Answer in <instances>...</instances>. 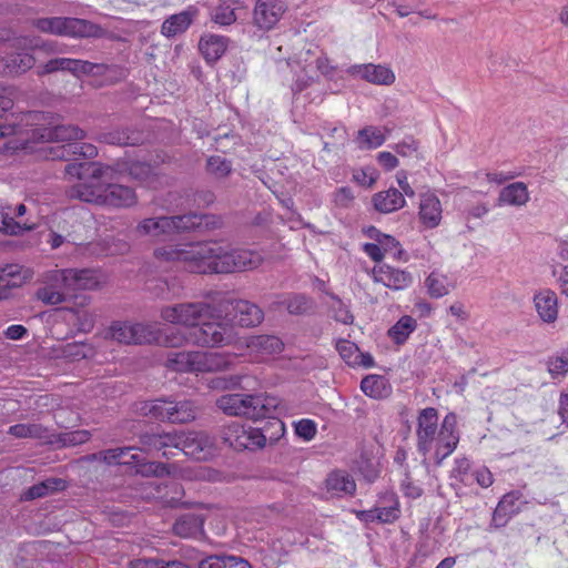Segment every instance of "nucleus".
Here are the masks:
<instances>
[{
	"instance_id": "bb28decb",
	"label": "nucleus",
	"mask_w": 568,
	"mask_h": 568,
	"mask_svg": "<svg viewBox=\"0 0 568 568\" xmlns=\"http://www.w3.org/2000/svg\"><path fill=\"white\" fill-rule=\"evenodd\" d=\"M325 488L332 497L352 496L356 491V483L346 471L335 470L327 476Z\"/></svg>"
},
{
	"instance_id": "412c9836",
	"label": "nucleus",
	"mask_w": 568,
	"mask_h": 568,
	"mask_svg": "<svg viewBox=\"0 0 568 568\" xmlns=\"http://www.w3.org/2000/svg\"><path fill=\"white\" fill-rule=\"evenodd\" d=\"M55 270L49 271L43 281V286L37 291V297L48 305H58L65 301V295L70 293L68 283L55 282L53 278Z\"/></svg>"
},
{
	"instance_id": "393cba45",
	"label": "nucleus",
	"mask_w": 568,
	"mask_h": 568,
	"mask_svg": "<svg viewBox=\"0 0 568 568\" xmlns=\"http://www.w3.org/2000/svg\"><path fill=\"white\" fill-rule=\"evenodd\" d=\"M231 305L234 313L232 321L243 327L256 326L264 318L263 311L248 301L239 300L232 302Z\"/></svg>"
},
{
	"instance_id": "b1692460",
	"label": "nucleus",
	"mask_w": 568,
	"mask_h": 568,
	"mask_svg": "<svg viewBox=\"0 0 568 568\" xmlns=\"http://www.w3.org/2000/svg\"><path fill=\"white\" fill-rule=\"evenodd\" d=\"M229 47V38L214 33H205L199 42V50L204 60L213 64L220 60L226 52Z\"/></svg>"
},
{
	"instance_id": "4d7b16f0",
	"label": "nucleus",
	"mask_w": 568,
	"mask_h": 568,
	"mask_svg": "<svg viewBox=\"0 0 568 568\" xmlns=\"http://www.w3.org/2000/svg\"><path fill=\"white\" fill-rule=\"evenodd\" d=\"M332 300L333 303L329 307L333 312L334 318L343 324H351L353 322V315L351 314L348 307L334 295H332Z\"/></svg>"
},
{
	"instance_id": "0eeeda50",
	"label": "nucleus",
	"mask_w": 568,
	"mask_h": 568,
	"mask_svg": "<svg viewBox=\"0 0 568 568\" xmlns=\"http://www.w3.org/2000/svg\"><path fill=\"white\" fill-rule=\"evenodd\" d=\"M235 337L234 328L214 311L213 318L201 321L190 333L191 343L202 347H219L230 344Z\"/></svg>"
},
{
	"instance_id": "f8f14e48",
	"label": "nucleus",
	"mask_w": 568,
	"mask_h": 568,
	"mask_svg": "<svg viewBox=\"0 0 568 568\" xmlns=\"http://www.w3.org/2000/svg\"><path fill=\"white\" fill-rule=\"evenodd\" d=\"M108 336L122 344H152L154 339L151 324L120 321L110 326Z\"/></svg>"
},
{
	"instance_id": "bf43d9fd",
	"label": "nucleus",
	"mask_w": 568,
	"mask_h": 568,
	"mask_svg": "<svg viewBox=\"0 0 568 568\" xmlns=\"http://www.w3.org/2000/svg\"><path fill=\"white\" fill-rule=\"evenodd\" d=\"M378 174L375 169L371 166L363 168L361 170H356L353 173V180L366 187H371L377 180Z\"/></svg>"
},
{
	"instance_id": "cd10ccee",
	"label": "nucleus",
	"mask_w": 568,
	"mask_h": 568,
	"mask_svg": "<svg viewBox=\"0 0 568 568\" xmlns=\"http://www.w3.org/2000/svg\"><path fill=\"white\" fill-rule=\"evenodd\" d=\"M389 133L387 126L367 125L357 132L354 143L359 150H374L385 143Z\"/></svg>"
},
{
	"instance_id": "338daca9",
	"label": "nucleus",
	"mask_w": 568,
	"mask_h": 568,
	"mask_svg": "<svg viewBox=\"0 0 568 568\" xmlns=\"http://www.w3.org/2000/svg\"><path fill=\"white\" fill-rule=\"evenodd\" d=\"M473 476L476 480V483L483 487V488H488L493 485L494 483V477H493V474L490 473V470L485 467V466H481V467H478L474 470L473 473Z\"/></svg>"
},
{
	"instance_id": "58836bf2",
	"label": "nucleus",
	"mask_w": 568,
	"mask_h": 568,
	"mask_svg": "<svg viewBox=\"0 0 568 568\" xmlns=\"http://www.w3.org/2000/svg\"><path fill=\"white\" fill-rule=\"evenodd\" d=\"M416 328L417 321L410 315H403L393 326L389 327L387 335L393 343L402 345L408 339Z\"/></svg>"
},
{
	"instance_id": "dca6fc26",
	"label": "nucleus",
	"mask_w": 568,
	"mask_h": 568,
	"mask_svg": "<svg viewBox=\"0 0 568 568\" xmlns=\"http://www.w3.org/2000/svg\"><path fill=\"white\" fill-rule=\"evenodd\" d=\"M245 345L255 361H265L280 354L284 347L283 342L274 335L250 336L245 339Z\"/></svg>"
},
{
	"instance_id": "680f3d73",
	"label": "nucleus",
	"mask_w": 568,
	"mask_h": 568,
	"mask_svg": "<svg viewBox=\"0 0 568 568\" xmlns=\"http://www.w3.org/2000/svg\"><path fill=\"white\" fill-rule=\"evenodd\" d=\"M69 65V59L68 58H58V59H51L44 64L38 67V74L44 75L50 74L57 71H67Z\"/></svg>"
},
{
	"instance_id": "2eb2a0df",
	"label": "nucleus",
	"mask_w": 568,
	"mask_h": 568,
	"mask_svg": "<svg viewBox=\"0 0 568 568\" xmlns=\"http://www.w3.org/2000/svg\"><path fill=\"white\" fill-rule=\"evenodd\" d=\"M525 504L526 500L518 490L504 495L494 510L491 525L496 528L506 526L514 516L521 511Z\"/></svg>"
},
{
	"instance_id": "c85d7f7f",
	"label": "nucleus",
	"mask_w": 568,
	"mask_h": 568,
	"mask_svg": "<svg viewBox=\"0 0 568 568\" xmlns=\"http://www.w3.org/2000/svg\"><path fill=\"white\" fill-rule=\"evenodd\" d=\"M375 508L378 514L377 523L381 524L394 523L400 514L397 496L392 490L379 494Z\"/></svg>"
},
{
	"instance_id": "6e6d98bb",
	"label": "nucleus",
	"mask_w": 568,
	"mask_h": 568,
	"mask_svg": "<svg viewBox=\"0 0 568 568\" xmlns=\"http://www.w3.org/2000/svg\"><path fill=\"white\" fill-rule=\"evenodd\" d=\"M295 433L305 442L312 440L317 432L316 423L308 418H303L294 424Z\"/></svg>"
},
{
	"instance_id": "9d476101",
	"label": "nucleus",
	"mask_w": 568,
	"mask_h": 568,
	"mask_svg": "<svg viewBox=\"0 0 568 568\" xmlns=\"http://www.w3.org/2000/svg\"><path fill=\"white\" fill-rule=\"evenodd\" d=\"M14 47L21 52H17L7 58H0V72L9 75L24 73L34 65V58L24 50L40 48V40L31 37H21L14 40Z\"/></svg>"
},
{
	"instance_id": "f257e3e1",
	"label": "nucleus",
	"mask_w": 568,
	"mask_h": 568,
	"mask_svg": "<svg viewBox=\"0 0 568 568\" xmlns=\"http://www.w3.org/2000/svg\"><path fill=\"white\" fill-rule=\"evenodd\" d=\"M156 260L180 262L192 273H231L257 267L263 261L261 253L247 248H232L217 241L166 245L154 251Z\"/></svg>"
},
{
	"instance_id": "6ab92c4d",
	"label": "nucleus",
	"mask_w": 568,
	"mask_h": 568,
	"mask_svg": "<svg viewBox=\"0 0 568 568\" xmlns=\"http://www.w3.org/2000/svg\"><path fill=\"white\" fill-rule=\"evenodd\" d=\"M373 278L375 282L395 291L405 290L413 283L410 273L386 264L373 268Z\"/></svg>"
},
{
	"instance_id": "09e8293b",
	"label": "nucleus",
	"mask_w": 568,
	"mask_h": 568,
	"mask_svg": "<svg viewBox=\"0 0 568 568\" xmlns=\"http://www.w3.org/2000/svg\"><path fill=\"white\" fill-rule=\"evenodd\" d=\"M45 433L39 424H17L9 428V434L18 438H45Z\"/></svg>"
},
{
	"instance_id": "f704fd0d",
	"label": "nucleus",
	"mask_w": 568,
	"mask_h": 568,
	"mask_svg": "<svg viewBox=\"0 0 568 568\" xmlns=\"http://www.w3.org/2000/svg\"><path fill=\"white\" fill-rule=\"evenodd\" d=\"M529 201V192L524 182H514L501 189L499 205L523 206Z\"/></svg>"
},
{
	"instance_id": "49530a36",
	"label": "nucleus",
	"mask_w": 568,
	"mask_h": 568,
	"mask_svg": "<svg viewBox=\"0 0 568 568\" xmlns=\"http://www.w3.org/2000/svg\"><path fill=\"white\" fill-rule=\"evenodd\" d=\"M40 116L41 114L38 112H27L17 115V120L19 121H12L10 123L0 124V138L21 132L22 125L33 124V122L38 121Z\"/></svg>"
},
{
	"instance_id": "c03bdc74",
	"label": "nucleus",
	"mask_w": 568,
	"mask_h": 568,
	"mask_svg": "<svg viewBox=\"0 0 568 568\" xmlns=\"http://www.w3.org/2000/svg\"><path fill=\"white\" fill-rule=\"evenodd\" d=\"M123 171H128L129 175L134 180H138L148 185L151 183V179L154 174V169L150 163L134 161L131 163H119Z\"/></svg>"
},
{
	"instance_id": "603ef678",
	"label": "nucleus",
	"mask_w": 568,
	"mask_h": 568,
	"mask_svg": "<svg viewBox=\"0 0 568 568\" xmlns=\"http://www.w3.org/2000/svg\"><path fill=\"white\" fill-rule=\"evenodd\" d=\"M336 349L339 353L341 357L349 366H356L358 364L361 351L355 343L346 339L338 341L336 344Z\"/></svg>"
},
{
	"instance_id": "774afa93",
	"label": "nucleus",
	"mask_w": 568,
	"mask_h": 568,
	"mask_svg": "<svg viewBox=\"0 0 568 568\" xmlns=\"http://www.w3.org/2000/svg\"><path fill=\"white\" fill-rule=\"evenodd\" d=\"M148 474H152L155 477L170 476L172 474V468L175 469L173 465H168L163 463H149L144 466Z\"/></svg>"
},
{
	"instance_id": "39448f33",
	"label": "nucleus",
	"mask_w": 568,
	"mask_h": 568,
	"mask_svg": "<svg viewBox=\"0 0 568 568\" xmlns=\"http://www.w3.org/2000/svg\"><path fill=\"white\" fill-rule=\"evenodd\" d=\"M216 405L226 415L254 420L274 417L283 410L281 399L273 395L227 394L221 396Z\"/></svg>"
},
{
	"instance_id": "864d4df0",
	"label": "nucleus",
	"mask_w": 568,
	"mask_h": 568,
	"mask_svg": "<svg viewBox=\"0 0 568 568\" xmlns=\"http://www.w3.org/2000/svg\"><path fill=\"white\" fill-rule=\"evenodd\" d=\"M206 168L211 174L221 179L231 173L232 163L221 155H213L207 159Z\"/></svg>"
},
{
	"instance_id": "4be33fe9",
	"label": "nucleus",
	"mask_w": 568,
	"mask_h": 568,
	"mask_svg": "<svg viewBox=\"0 0 568 568\" xmlns=\"http://www.w3.org/2000/svg\"><path fill=\"white\" fill-rule=\"evenodd\" d=\"M230 365L227 354L193 351L192 373H209L226 368Z\"/></svg>"
},
{
	"instance_id": "72a5a7b5",
	"label": "nucleus",
	"mask_w": 568,
	"mask_h": 568,
	"mask_svg": "<svg viewBox=\"0 0 568 568\" xmlns=\"http://www.w3.org/2000/svg\"><path fill=\"white\" fill-rule=\"evenodd\" d=\"M204 520L200 515L185 514L180 516L174 526V532L183 538H197L203 534Z\"/></svg>"
},
{
	"instance_id": "de8ad7c7",
	"label": "nucleus",
	"mask_w": 568,
	"mask_h": 568,
	"mask_svg": "<svg viewBox=\"0 0 568 568\" xmlns=\"http://www.w3.org/2000/svg\"><path fill=\"white\" fill-rule=\"evenodd\" d=\"M21 270V266L18 264H8L4 267H0V288L7 290L21 285L23 282Z\"/></svg>"
},
{
	"instance_id": "473e14b6",
	"label": "nucleus",
	"mask_w": 568,
	"mask_h": 568,
	"mask_svg": "<svg viewBox=\"0 0 568 568\" xmlns=\"http://www.w3.org/2000/svg\"><path fill=\"white\" fill-rule=\"evenodd\" d=\"M195 10L187 9L169 17L161 27V33L166 38H173L183 33L191 26L195 16Z\"/></svg>"
},
{
	"instance_id": "13d9d810",
	"label": "nucleus",
	"mask_w": 568,
	"mask_h": 568,
	"mask_svg": "<svg viewBox=\"0 0 568 568\" xmlns=\"http://www.w3.org/2000/svg\"><path fill=\"white\" fill-rule=\"evenodd\" d=\"M470 470V460L466 457L456 458L452 469V477L467 485L469 483L468 471Z\"/></svg>"
},
{
	"instance_id": "ea45409f",
	"label": "nucleus",
	"mask_w": 568,
	"mask_h": 568,
	"mask_svg": "<svg viewBox=\"0 0 568 568\" xmlns=\"http://www.w3.org/2000/svg\"><path fill=\"white\" fill-rule=\"evenodd\" d=\"M65 488V481L60 478H49L31 486L22 494V499L33 500L44 497L50 493L62 490Z\"/></svg>"
},
{
	"instance_id": "5701e85b",
	"label": "nucleus",
	"mask_w": 568,
	"mask_h": 568,
	"mask_svg": "<svg viewBox=\"0 0 568 568\" xmlns=\"http://www.w3.org/2000/svg\"><path fill=\"white\" fill-rule=\"evenodd\" d=\"M442 203L436 194L426 192L420 195L419 201V220L427 229H434L439 225L442 221Z\"/></svg>"
},
{
	"instance_id": "4c0bfd02",
	"label": "nucleus",
	"mask_w": 568,
	"mask_h": 568,
	"mask_svg": "<svg viewBox=\"0 0 568 568\" xmlns=\"http://www.w3.org/2000/svg\"><path fill=\"white\" fill-rule=\"evenodd\" d=\"M363 393L374 399H382L390 394L387 379L381 375H368L361 382Z\"/></svg>"
},
{
	"instance_id": "ddd939ff",
	"label": "nucleus",
	"mask_w": 568,
	"mask_h": 568,
	"mask_svg": "<svg viewBox=\"0 0 568 568\" xmlns=\"http://www.w3.org/2000/svg\"><path fill=\"white\" fill-rule=\"evenodd\" d=\"M55 282L68 283L71 292L78 290H94L99 287L103 282L102 274L97 270H55L53 275Z\"/></svg>"
},
{
	"instance_id": "5fc2aeb1",
	"label": "nucleus",
	"mask_w": 568,
	"mask_h": 568,
	"mask_svg": "<svg viewBox=\"0 0 568 568\" xmlns=\"http://www.w3.org/2000/svg\"><path fill=\"white\" fill-rule=\"evenodd\" d=\"M286 306L290 314L298 315L305 313L311 307L310 300L301 294H293L280 302Z\"/></svg>"
},
{
	"instance_id": "9b49d317",
	"label": "nucleus",
	"mask_w": 568,
	"mask_h": 568,
	"mask_svg": "<svg viewBox=\"0 0 568 568\" xmlns=\"http://www.w3.org/2000/svg\"><path fill=\"white\" fill-rule=\"evenodd\" d=\"M224 440L234 449H256L265 446L266 437L258 429L234 422L226 426Z\"/></svg>"
},
{
	"instance_id": "1a4fd4ad",
	"label": "nucleus",
	"mask_w": 568,
	"mask_h": 568,
	"mask_svg": "<svg viewBox=\"0 0 568 568\" xmlns=\"http://www.w3.org/2000/svg\"><path fill=\"white\" fill-rule=\"evenodd\" d=\"M38 30L69 37H99L101 28L90 21L77 18H41L32 22Z\"/></svg>"
},
{
	"instance_id": "8fccbe9b",
	"label": "nucleus",
	"mask_w": 568,
	"mask_h": 568,
	"mask_svg": "<svg viewBox=\"0 0 568 568\" xmlns=\"http://www.w3.org/2000/svg\"><path fill=\"white\" fill-rule=\"evenodd\" d=\"M547 371L552 378L564 377L568 372V349L547 359Z\"/></svg>"
},
{
	"instance_id": "052dcab7",
	"label": "nucleus",
	"mask_w": 568,
	"mask_h": 568,
	"mask_svg": "<svg viewBox=\"0 0 568 568\" xmlns=\"http://www.w3.org/2000/svg\"><path fill=\"white\" fill-rule=\"evenodd\" d=\"M378 243L381 244L384 254H389L395 258L400 257L403 251L399 242L394 236L384 234L383 237H378Z\"/></svg>"
},
{
	"instance_id": "a878e982",
	"label": "nucleus",
	"mask_w": 568,
	"mask_h": 568,
	"mask_svg": "<svg viewBox=\"0 0 568 568\" xmlns=\"http://www.w3.org/2000/svg\"><path fill=\"white\" fill-rule=\"evenodd\" d=\"M534 305L540 320L554 323L558 317V298L554 291L544 288L534 295Z\"/></svg>"
},
{
	"instance_id": "a211bd4d",
	"label": "nucleus",
	"mask_w": 568,
	"mask_h": 568,
	"mask_svg": "<svg viewBox=\"0 0 568 568\" xmlns=\"http://www.w3.org/2000/svg\"><path fill=\"white\" fill-rule=\"evenodd\" d=\"M348 73L377 85H390L395 81V73L383 64H355L348 69Z\"/></svg>"
},
{
	"instance_id": "f3484780",
	"label": "nucleus",
	"mask_w": 568,
	"mask_h": 568,
	"mask_svg": "<svg viewBox=\"0 0 568 568\" xmlns=\"http://www.w3.org/2000/svg\"><path fill=\"white\" fill-rule=\"evenodd\" d=\"M136 237H148L156 241L174 234V222L170 216L146 217L138 223L134 229Z\"/></svg>"
},
{
	"instance_id": "37998d69",
	"label": "nucleus",
	"mask_w": 568,
	"mask_h": 568,
	"mask_svg": "<svg viewBox=\"0 0 568 568\" xmlns=\"http://www.w3.org/2000/svg\"><path fill=\"white\" fill-rule=\"evenodd\" d=\"M34 223H20L14 220L11 213V207L7 206L0 211V232L9 235H18L24 231L32 230Z\"/></svg>"
},
{
	"instance_id": "f03ea898",
	"label": "nucleus",
	"mask_w": 568,
	"mask_h": 568,
	"mask_svg": "<svg viewBox=\"0 0 568 568\" xmlns=\"http://www.w3.org/2000/svg\"><path fill=\"white\" fill-rule=\"evenodd\" d=\"M121 173L120 164L111 166L99 162L70 163L65 166V174L78 182L70 187L69 196L88 203L131 206L136 202L134 191L113 183Z\"/></svg>"
},
{
	"instance_id": "a18cd8bd",
	"label": "nucleus",
	"mask_w": 568,
	"mask_h": 568,
	"mask_svg": "<svg viewBox=\"0 0 568 568\" xmlns=\"http://www.w3.org/2000/svg\"><path fill=\"white\" fill-rule=\"evenodd\" d=\"M193 351L171 352L166 358V367L171 371L192 373Z\"/></svg>"
},
{
	"instance_id": "20e7f679",
	"label": "nucleus",
	"mask_w": 568,
	"mask_h": 568,
	"mask_svg": "<svg viewBox=\"0 0 568 568\" xmlns=\"http://www.w3.org/2000/svg\"><path fill=\"white\" fill-rule=\"evenodd\" d=\"M144 443L155 450H163L165 457L174 455L166 452L168 448L180 450L197 460H206L215 454L213 438L202 432L153 434Z\"/></svg>"
},
{
	"instance_id": "e2e57ef3",
	"label": "nucleus",
	"mask_w": 568,
	"mask_h": 568,
	"mask_svg": "<svg viewBox=\"0 0 568 568\" xmlns=\"http://www.w3.org/2000/svg\"><path fill=\"white\" fill-rule=\"evenodd\" d=\"M258 384V381L254 377L247 375H235L232 376L227 383L225 384V388H243V389H254Z\"/></svg>"
},
{
	"instance_id": "6e6552de",
	"label": "nucleus",
	"mask_w": 568,
	"mask_h": 568,
	"mask_svg": "<svg viewBox=\"0 0 568 568\" xmlns=\"http://www.w3.org/2000/svg\"><path fill=\"white\" fill-rule=\"evenodd\" d=\"M160 315L170 324L194 328L201 321L214 317V307L205 302H186L164 306Z\"/></svg>"
},
{
	"instance_id": "423d86ee",
	"label": "nucleus",
	"mask_w": 568,
	"mask_h": 568,
	"mask_svg": "<svg viewBox=\"0 0 568 568\" xmlns=\"http://www.w3.org/2000/svg\"><path fill=\"white\" fill-rule=\"evenodd\" d=\"M141 410L144 415L170 423H189L195 419L196 407L191 400H173L171 398H156L143 403Z\"/></svg>"
},
{
	"instance_id": "4468645a",
	"label": "nucleus",
	"mask_w": 568,
	"mask_h": 568,
	"mask_svg": "<svg viewBox=\"0 0 568 568\" xmlns=\"http://www.w3.org/2000/svg\"><path fill=\"white\" fill-rule=\"evenodd\" d=\"M284 0H256L253 10V22L261 30H271L286 11Z\"/></svg>"
},
{
	"instance_id": "e433bc0d",
	"label": "nucleus",
	"mask_w": 568,
	"mask_h": 568,
	"mask_svg": "<svg viewBox=\"0 0 568 568\" xmlns=\"http://www.w3.org/2000/svg\"><path fill=\"white\" fill-rule=\"evenodd\" d=\"M425 286L429 296L440 298L456 287V281L446 274L434 271L427 276Z\"/></svg>"
},
{
	"instance_id": "3c124183",
	"label": "nucleus",
	"mask_w": 568,
	"mask_h": 568,
	"mask_svg": "<svg viewBox=\"0 0 568 568\" xmlns=\"http://www.w3.org/2000/svg\"><path fill=\"white\" fill-rule=\"evenodd\" d=\"M211 19L215 24L220 27H229L233 24L237 19L236 8L222 3L212 10Z\"/></svg>"
},
{
	"instance_id": "79ce46f5",
	"label": "nucleus",
	"mask_w": 568,
	"mask_h": 568,
	"mask_svg": "<svg viewBox=\"0 0 568 568\" xmlns=\"http://www.w3.org/2000/svg\"><path fill=\"white\" fill-rule=\"evenodd\" d=\"M199 568H252L251 565L236 556H209L201 560Z\"/></svg>"
},
{
	"instance_id": "7ed1b4c3",
	"label": "nucleus",
	"mask_w": 568,
	"mask_h": 568,
	"mask_svg": "<svg viewBox=\"0 0 568 568\" xmlns=\"http://www.w3.org/2000/svg\"><path fill=\"white\" fill-rule=\"evenodd\" d=\"M417 448L425 458L433 457L437 465L454 453L459 442L457 416L448 413L438 427L437 410L424 408L417 418Z\"/></svg>"
},
{
	"instance_id": "a19ab883",
	"label": "nucleus",
	"mask_w": 568,
	"mask_h": 568,
	"mask_svg": "<svg viewBox=\"0 0 568 568\" xmlns=\"http://www.w3.org/2000/svg\"><path fill=\"white\" fill-rule=\"evenodd\" d=\"M108 70V65L103 63H92L79 59H69L67 71L77 78L83 75H103Z\"/></svg>"
},
{
	"instance_id": "0e129e2a",
	"label": "nucleus",
	"mask_w": 568,
	"mask_h": 568,
	"mask_svg": "<svg viewBox=\"0 0 568 568\" xmlns=\"http://www.w3.org/2000/svg\"><path fill=\"white\" fill-rule=\"evenodd\" d=\"M65 148H68L69 152L79 154L85 159L94 158L98 154L97 146L89 143H69Z\"/></svg>"
},
{
	"instance_id": "69168bd1",
	"label": "nucleus",
	"mask_w": 568,
	"mask_h": 568,
	"mask_svg": "<svg viewBox=\"0 0 568 568\" xmlns=\"http://www.w3.org/2000/svg\"><path fill=\"white\" fill-rule=\"evenodd\" d=\"M418 149L417 141L412 136L404 138L400 142H398L394 150L397 154L402 156H410L413 155Z\"/></svg>"
},
{
	"instance_id": "aec40b11",
	"label": "nucleus",
	"mask_w": 568,
	"mask_h": 568,
	"mask_svg": "<svg viewBox=\"0 0 568 568\" xmlns=\"http://www.w3.org/2000/svg\"><path fill=\"white\" fill-rule=\"evenodd\" d=\"M32 136L42 142H72L84 138L83 130L71 124H60L43 129H34Z\"/></svg>"
},
{
	"instance_id": "2f4dec72",
	"label": "nucleus",
	"mask_w": 568,
	"mask_h": 568,
	"mask_svg": "<svg viewBox=\"0 0 568 568\" xmlns=\"http://www.w3.org/2000/svg\"><path fill=\"white\" fill-rule=\"evenodd\" d=\"M406 201L403 193L394 187L378 192L373 196L374 207L381 213H392L402 209Z\"/></svg>"
},
{
	"instance_id": "c756f323",
	"label": "nucleus",
	"mask_w": 568,
	"mask_h": 568,
	"mask_svg": "<svg viewBox=\"0 0 568 568\" xmlns=\"http://www.w3.org/2000/svg\"><path fill=\"white\" fill-rule=\"evenodd\" d=\"M151 331L153 333L154 339H152V344H156L164 347H182L189 342L190 335L187 336L180 328H164L162 329L159 324H151Z\"/></svg>"
},
{
	"instance_id": "7c9ffc66",
	"label": "nucleus",
	"mask_w": 568,
	"mask_h": 568,
	"mask_svg": "<svg viewBox=\"0 0 568 568\" xmlns=\"http://www.w3.org/2000/svg\"><path fill=\"white\" fill-rule=\"evenodd\" d=\"M170 217L174 222V233L202 230L214 225V216L212 215L189 213Z\"/></svg>"
},
{
	"instance_id": "c9c22d12",
	"label": "nucleus",
	"mask_w": 568,
	"mask_h": 568,
	"mask_svg": "<svg viewBox=\"0 0 568 568\" xmlns=\"http://www.w3.org/2000/svg\"><path fill=\"white\" fill-rule=\"evenodd\" d=\"M99 456L109 465H138L141 462L140 454L132 446L106 449L101 452Z\"/></svg>"
}]
</instances>
